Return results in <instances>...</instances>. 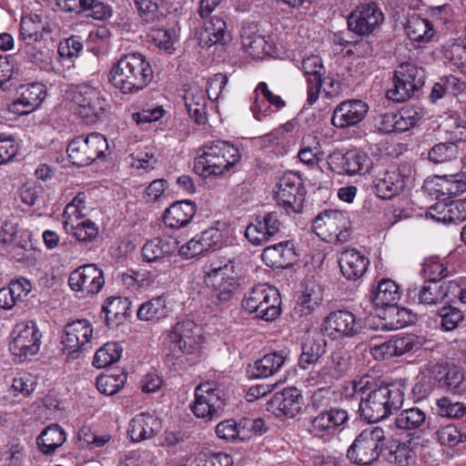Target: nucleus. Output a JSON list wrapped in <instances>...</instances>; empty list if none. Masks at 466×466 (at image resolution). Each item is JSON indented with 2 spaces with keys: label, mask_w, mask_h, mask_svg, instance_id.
Returning <instances> with one entry per match:
<instances>
[{
  "label": "nucleus",
  "mask_w": 466,
  "mask_h": 466,
  "mask_svg": "<svg viewBox=\"0 0 466 466\" xmlns=\"http://www.w3.org/2000/svg\"><path fill=\"white\" fill-rule=\"evenodd\" d=\"M379 318L383 321L384 329L395 330L412 322V316L406 308H400L398 304H391L380 309Z\"/></svg>",
  "instance_id": "obj_35"
},
{
  "label": "nucleus",
  "mask_w": 466,
  "mask_h": 466,
  "mask_svg": "<svg viewBox=\"0 0 466 466\" xmlns=\"http://www.w3.org/2000/svg\"><path fill=\"white\" fill-rule=\"evenodd\" d=\"M184 99L189 116L198 124H205L207 121L205 92L198 86H192L186 92Z\"/></svg>",
  "instance_id": "obj_38"
},
{
  "label": "nucleus",
  "mask_w": 466,
  "mask_h": 466,
  "mask_svg": "<svg viewBox=\"0 0 466 466\" xmlns=\"http://www.w3.org/2000/svg\"><path fill=\"white\" fill-rule=\"evenodd\" d=\"M383 459L395 466H410L415 462L416 453L409 442L392 441L383 449Z\"/></svg>",
  "instance_id": "obj_36"
},
{
  "label": "nucleus",
  "mask_w": 466,
  "mask_h": 466,
  "mask_svg": "<svg viewBox=\"0 0 466 466\" xmlns=\"http://www.w3.org/2000/svg\"><path fill=\"white\" fill-rule=\"evenodd\" d=\"M83 45L78 36H70L61 41L58 45V55L63 59L72 61L79 56Z\"/></svg>",
  "instance_id": "obj_64"
},
{
  "label": "nucleus",
  "mask_w": 466,
  "mask_h": 466,
  "mask_svg": "<svg viewBox=\"0 0 466 466\" xmlns=\"http://www.w3.org/2000/svg\"><path fill=\"white\" fill-rule=\"evenodd\" d=\"M241 44L245 51L254 59H262L269 55L271 46L265 36L257 33L254 26L244 27L241 31Z\"/></svg>",
  "instance_id": "obj_34"
},
{
  "label": "nucleus",
  "mask_w": 466,
  "mask_h": 466,
  "mask_svg": "<svg viewBox=\"0 0 466 466\" xmlns=\"http://www.w3.org/2000/svg\"><path fill=\"white\" fill-rule=\"evenodd\" d=\"M231 40V34L224 18L214 15L204 23L199 34V45L209 48L216 45L225 46Z\"/></svg>",
  "instance_id": "obj_26"
},
{
  "label": "nucleus",
  "mask_w": 466,
  "mask_h": 466,
  "mask_svg": "<svg viewBox=\"0 0 466 466\" xmlns=\"http://www.w3.org/2000/svg\"><path fill=\"white\" fill-rule=\"evenodd\" d=\"M452 213L451 201H438L428 208L426 216L438 222L451 223L454 222Z\"/></svg>",
  "instance_id": "obj_63"
},
{
  "label": "nucleus",
  "mask_w": 466,
  "mask_h": 466,
  "mask_svg": "<svg viewBox=\"0 0 466 466\" xmlns=\"http://www.w3.org/2000/svg\"><path fill=\"white\" fill-rule=\"evenodd\" d=\"M349 420L347 410L341 408H330L320 411L311 420L312 431L318 435L333 433L340 426Z\"/></svg>",
  "instance_id": "obj_28"
},
{
  "label": "nucleus",
  "mask_w": 466,
  "mask_h": 466,
  "mask_svg": "<svg viewBox=\"0 0 466 466\" xmlns=\"http://www.w3.org/2000/svg\"><path fill=\"white\" fill-rule=\"evenodd\" d=\"M445 139L457 145L466 141V122L457 114L447 115L440 124Z\"/></svg>",
  "instance_id": "obj_47"
},
{
  "label": "nucleus",
  "mask_w": 466,
  "mask_h": 466,
  "mask_svg": "<svg viewBox=\"0 0 466 466\" xmlns=\"http://www.w3.org/2000/svg\"><path fill=\"white\" fill-rule=\"evenodd\" d=\"M200 150L201 153L195 158L194 163V169L197 174L207 177L228 172L225 159H222V151L218 149L216 141L204 145Z\"/></svg>",
  "instance_id": "obj_21"
},
{
  "label": "nucleus",
  "mask_w": 466,
  "mask_h": 466,
  "mask_svg": "<svg viewBox=\"0 0 466 466\" xmlns=\"http://www.w3.org/2000/svg\"><path fill=\"white\" fill-rule=\"evenodd\" d=\"M423 305H437L449 298V281H425L417 294Z\"/></svg>",
  "instance_id": "obj_42"
},
{
  "label": "nucleus",
  "mask_w": 466,
  "mask_h": 466,
  "mask_svg": "<svg viewBox=\"0 0 466 466\" xmlns=\"http://www.w3.org/2000/svg\"><path fill=\"white\" fill-rule=\"evenodd\" d=\"M349 358L342 350H336L330 353L324 364L318 370L310 372L309 380L316 384H330L340 379L348 370Z\"/></svg>",
  "instance_id": "obj_20"
},
{
  "label": "nucleus",
  "mask_w": 466,
  "mask_h": 466,
  "mask_svg": "<svg viewBox=\"0 0 466 466\" xmlns=\"http://www.w3.org/2000/svg\"><path fill=\"white\" fill-rule=\"evenodd\" d=\"M370 374H365L360 378L354 379L342 388L341 395L347 400H351L357 396L356 400L359 401L361 397L365 396L367 386L370 381Z\"/></svg>",
  "instance_id": "obj_61"
},
{
  "label": "nucleus",
  "mask_w": 466,
  "mask_h": 466,
  "mask_svg": "<svg viewBox=\"0 0 466 466\" xmlns=\"http://www.w3.org/2000/svg\"><path fill=\"white\" fill-rule=\"evenodd\" d=\"M275 198L288 215L302 212L306 189L301 177L293 172L285 173L277 184Z\"/></svg>",
  "instance_id": "obj_11"
},
{
  "label": "nucleus",
  "mask_w": 466,
  "mask_h": 466,
  "mask_svg": "<svg viewBox=\"0 0 466 466\" xmlns=\"http://www.w3.org/2000/svg\"><path fill=\"white\" fill-rule=\"evenodd\" d=\"M161 430L162 421L157 416L141 412L130 420L127 433L132 441L138 442L154 438Z\"/></svg>",
  "instance_id": "obj_23"
},
{
  "label": "nucleus",
  "mask_w": 466,
  "mask_h": 466,
  "mask_svg": "<svg viewBox=\"0 0 466 466\" xmlns=\"http://www.w3.org/2000/svg\"><path fill=\"white\" fill-rule=\"evenodd\" d=\"M270 409L278 410L281 415L293 418L302 409L303 396L296 388H286L276 392L268 401Z\"/></svg>",
  "instance_id": "obj_29"
},
{
  "label": "nucleus",
  "mask_w": 466,
  "mask_h": 466,
  "mask_svg": "<svg viewBox=\"0 0 466 466\" xmlns=\"http://www.w3.org/2000/svg\"><path fill=\"white\" fill-rule=\"evenodd\" d=\"M397 116V131L403 132L415 127L420 119L419 108L414 106H406L398 112Z\"/></svg>",
  "instance_id": "obj_58"
},
{
  "label": "nucleus",
  "mask_w": 466,
  "mask_h": 466,
  "mask_svg": "<svg viewBox=\"0 0 466 466\" xmlns=\"http://www.w3.org/2000/svg\"><path fill=\"white\" fill-rule=\"evenodd\" d=\"M36 386L35 378L30 373H19L14 378L11 386L15 397H28L35 390Z\"/></svg>",
  "instance_id": "obj_57"
},
{
  "label": "nucleus",
  "mask_w": 466,
  "mask_h": 466,
  "mask_svg": "<svg viewBox=\"0 0 466 466\" xmlns=\"http://www.w3.org/2000/svg\"><path fill=\"white\" fill-rule=\"evenodd\" d=\"M45 26L37 15L24 16L20 22V38L24 45L44 40Z\"/></svg>",
  "instance_id": "obj_49"
},
{
  "label": "nucleus",
  "mask_w": 466,
  "mask_h": 466,
  "mask_svg": "<svg viewBox=\"0 0 466 466\" xmlns=\"http://www.w3.org/2000/svg\"><path fill=\"white\" fill-rule=\"evenodd\" d=\"M327 351V340L319 334L307 335L301 341V354L299 366L302 370L309 369L319 362Z\"/></svg>",
  "instance_id": "obj_31"
},
{
  "label": "nucleus",
  "mask_w": 466,
  "mask_h": 466,
  "mask_svg": "<svg viewBox=\"0 0 466 466\" xmlns=\"http://www.w3.org/2000/svg\"><path fill=\"white\" fill-rule=\"evenodd\" d=\"M26 58L42 70L50 71L52 65V51L46 46L44 40L39 43H28L22 48Z\"/></svg>",
  "instance_id": "obj_45"
},
{
  "label": "nucleus",
  "mask_w": 466,
  "mask_h": 466,
  "mask_svg": "<svg viewBox=\"0 0 466 466\" xmlns=\"http://www.w3.org/2000/svg\"><path fill=\"white\" fill-rule=\"evenodd\" d=\"M405 31L411 41L428 43L435 35L436 30L432 23L420 15H413L406 24Z\"/></svg>",
  "instance_id": "obj_41"
},
{
  "label": "nucleus",
  "mask_w": 466,
  "mask_h": 466,
  "mask_svg": "<svg viewBox=\"0 0 466 466\" xmlns=\"http://www.w3.org/2000/svg\"><path fill=\"white\" fill-rule=\"evenodd\" d=\"M444 62L453 69L466 71V41H448L441 47Z\"/></svg>",
  "instance_id": "obj_43"
},
{
  "label": "nucleus",
  "mask_w": 466,
  "mask_h": 466,
  "mask_svg": "<svg viewBox=\"0 0 466 466\" xmlns=\"http://www.w3.org/2000/svg\"><path fill=\"white\" fill-rule=\"evenodd\" d=\"M107 148L108 143L103 135L91 133L73 138L67 145L66 152L73 165L86 167L104 157Z\"/></svg>",
  "instance_id": "obj_8"
},
{
  "label": "nucleus",
  "mask_w": 466,
  "mask_h": 466,
  "mask_svg": "<svg viewBox=\"0 0 466 466\" xmlns=\"http://www.w3.org/2000/svg\"><path fill=\"white\" fill-rule=\"evenodd\" d=\"M76 114L86 124H95L105 116L108 104L102 93L88 85H81L72 98Z\"/></svg>",
  "instance_id": "obj_9"
},
{
  "label": "nucleus",
  "mask_w": 466,
  "mask_h": 466,
  "mask_svg": "<svg viewBox=\"0 0 466 466\" xmlns=\"http://www.w3.org/2000/svg\"><path fill=\"white\" fill-rule=\"evenodd\" d=\"M93 338V326L86 319H76L67 323L64 328L62 343L66 348L77 351Z\"/></svg>",
  "instance_id": "obj_25"
},
{
  "label": "nucleus",
  "mask_w": 466,
  "mask_h": 466,
  "mask_svg": "<svg viewBox=\"0 0 466 466\" xmlns=\"http://www.w3.org/2000/svg\"><path fill=\"white\" fill-rule=\"evenodd\" d=\"M176 250V243L169 239L156 238L142 248V257L147 262H155L170 256Z\"/></svg>",
  "instance_id": "obj_46"
},
{
  "label": "nucleus",
  "mask_w": 466,
  "mask_h": 466,
  "mask_svg": "<svg viewBox=\"0 0 466 466\" xmlns=\"http://www.w3.org/2000/svg\"><path fill=\"white\" fill-rule=\"evenodd\" d=\"M320 329L323 335L331 339L340 340L355 337L360 327L355 315L347 309L329 312L323 319Z\"/></svg>",
  "instance_id": "obj_17"
},
{
  "label": "nucleus",
  "mask_w": 466,
  "mask_h": 466,
  "mask_svg": "<svg viewBox=\"0 0 466 466\" xmlns=\"http://www.w3.org/2000/svg\"><path fill=\"white\" fill-rule=\"evenodd\" d=\"M18 97L9 107L10 112L26 115L35 110L44 101L46 90L40 83L21 85L17 90Z\"/></svg>",
  "instance_id": "obj_22"
},
{
  "label": "nucleus",
  "mask_w": 466,
  "mask_h": 466,
  "mask_svg": "<svg viewBox=\"0 0 466 466\" xmlns=\"http://www.w3.org/2000/svg\"><path fill=\"white\" fill-rule=\"evenodd\" d=\"M198 237L205 253L220 248L225 242L222 231L217 228H209L201 232L200 235H198Z\"/></svg>",
  "instance_id": "obj_59"
},
{
  "label": "nucleus",
  "mask_w": 466,
  "mask_h": 466,
  "mask_svg": "<svg viewBox=\"0 0 466 466\" xmlns=\"http://www.w3.org/2000/svg\"><path fill=\"white\" fill-rule=\"evenodd\" d=\"M225 406L224 393L210 382L201 383L195 389V400L189 405L196 417L206 420L220 417Z\"/></svg>",
  "instance_id": "obj_10"
},
{
  "label": "nucleus",
  "mask_w": 466,
  "mask_h": 466,
  "mask_svg": "<svg viewBox=\"0 0 466 466\" xmlns=\"http://www.w3.org/2000/svg\"><path fill=\"white\" fill-rule=\"evenodd\" d=\"M404 401V381H386L370 375L365 396L359 400V412L361 418L370 422H377L399 410Z\"/></svg>",
  "instance_id": "obj_1"
},
{
  "label": "nucleus",
  "mask_w": 466,
  "mask_h": 466,
  "mask_svg": "<svg viewBox=\"0 0 466 466\" xmlns=\"http://www.w3.org/2000/svg\"><path fill=\"white\" fill-rule=\"evenodd\" d=\"M425 70L411 62L400 64L391 77L392 86L386 91V97L402 103L416 95L425 84Z\"/></svg>",
  "instance_id": "obj_4"
},
{
  "label": "nucleus",
  "mask_w": 466,
  "mask_h": 466,
  "mask_svg": "<svg viewBox=\"0 0 466 466\" xmlns=\"http://www.w3.org/2000/svg\"><path fill=\"white\" fill-rule=\"evenodd\" d=\"M410 167L404 164L380 172L372 182L375 195L381 199H390L400 195L410 181Z\"/></svg>",
  "instance_id": "obj_14"
},
{
  "label": "nucleus",
  "mask_w": 466,
  "mask_h": 466,
  "mask_svg": "<svg viewBox=\"0 0 466 466\" xmlns=\"http://www.w3.org/2000/svg\"><path fill=\"white\" fill-rule=\"evenodd\" d=\"M369 258L356 248L344 249L339 258L342 275L350 280L361 278L368 269Z\"/></svg>",
  "instance_id": "obj_30"
},
{
  "label": "nucleus",
  "mask_w": 466,
  "mask_h": 466,
  "mask_svg": "<svg viewBox=\"0 0 466 466\" xmlns=\"http://www.w3.org/2000/svg\"><path fill=\"white\" fill-rule=\"evenodd\" d=\"M439 315L441 319V327L447 331L455 329L464 318L462 311L452 306L442 307Z\"/></svg>",
  "instance_id": "obj_62"
},
{
  "label": "nucleus",
  "mask_w": 466,
  "mask_h": 466,
  "mask_svg": "<svg viewBox=\"0 0 466 466\" xmlns=\"http://www.w3.org/2000/svg\"><path fill=\"white\" fill-rule=\"evenodd\" d=\"M319 301L320 295L318 286L313 282L307 283L294 307V313L299 317L309 316L315 310Z\"/></svg>",
  "instance_id": "obj_48"
},
{
  "label": "nucleus",
  "mask_w": 466,
  "mask_h": 466,
  "mask_svg": "<svg viewBox=\"0 0 466 466\" xmlns=\"http://www.w3.org/2000/svg\"><path fill=\"white\" fill-rule=\"evenodd\" d=\"M105 284L103 271L95 264H86L75 269L68 278V285L83 296L97 294Z\"/></svg>",
  "instance_id": "obj_18"
},
{
  "label": "nucleus",
  "mask_w": 466,
  "mask_h": 466,
  "mask_svg": "<svg viewBox=\"0 0 466 466\" xmlns=\"http://www.w3.org/2000/svg\"><path fill=\"white\" fill-rule=\"evenodd\" d=\"M66 440L65 430L58 424L47 426L36 439L39 450L46 455H52Z\"/></svg>",
  "instance_id": "obj_37"
},
{
  "label": "nucleus",
  "mask_w": 466,
  "mask_h": 466,
  "mask_svg": "<svg viewBox=\"0 0 466 466\" xmlns=\"http://www.w3.org/2000/svg\"><path fill=\"white\" fill-rule=\"evenodd\" d=\"M41 338L35 321L18 323L11 333L10 351L21 360H25L39 351Z\"/></svg>",
  "instance_id": "obj_13"
},
{
  "label": "nucleus",
  "mask_w": 466,
  "mask_h": 466,
  "mask_svg": "<svg viewBox=\"0 0 466 466\" xmlns=\"http://www.w3.org/2000/svg\"><path fill=\"white\" fill-rule=\"evenodd\" d=\"M242 420L237 422L233 419L220 421L216 426L217 436L227 441H246L245 431H243Z\"/></svg>",
  "instance_id": "obj_51"
},
{
  "label": "nucleus",
  "mask_w": 466,
  "mask_h": 466,
  "mask_svg": "<svg viewBox=\"0 0 466 466\" xmlns=\"http://www.w3.org/2000/svg\"><path fill=\"white\" fill-rule=\"evenodd\" d=\"M441 386L454 393H462L465 390V385L464 375L461 370L457 366L451 365L447 371V376L444 377Z\"/></svg>",
  "instance_id": "obj_60"
},
{
  "label": "nucleus",
  "mask_w": 466,
  "mask_h": 466,
  "mask_svg": "<svg viewBox=\"0 0 466 466\" xmlns=\"http://www.w3.org/2000/svg\"><path fill=\"white\" fill-rule=\"evenodd\" d=\"M127 376L124 373L101 375L96 379L97 390L105 395H114L125 385Z\"/></svg>",
  "instance_id": "obj_55"
},
{
  "label": "nucleus",
  "mask_w": 466,
  "mask_h": 466,
  "mask_svg": "<svg viewBox=\"0 0 466 466\" xmlns=\"http://www.w3.org/2000/svg\"><path fill=\"white\" fill-rule=\"evenodd\" d=\"M131 302L127 298L111 297L103 305L106 324L115 327L123 322L129 314Z\"/></svg>",
  "instance_id": "obj_40"
},
{
  "label": "nucleus",
  "mask_w": 466,
  "mask_h": 466,
  "mask_svg": "<svg viewBox=\"0 0 466 466\" xmlns=\"http://www.w3.org/2000/svg\"><path fill=\"white\" fill-rule=\"evenodd\" d=\"M167 305V298L158 296L142 303L137 310V316L140 320L158 321L169 314Z\"/></svg>",
  "instance_id": "obj_44"
},
{
  "label": "nucleus",
  "mask_w": 466,
  "mask_h": 466,
  "mask_svg": "<svg viewBox=\"0 0 466 466\" xmlns=\"http://www.w3.org/2000/svg\"><path fill=\"white\" fill-rule=\"evenodd\" d=\"M384 22V14L374 2L360 4L347 19L348 28L358 35L373 34Z\"/></svg>",
  "instance_id": "obj_15"
},
{
  "label": "nucleus",
  "mask_w": 466,
  "mask_h": 466,
  "mask_svg": "<svg viewBox=\"0 0 466 466\" xmlns=\"http://www.w3.org/2000/svg\"><path fill=\"white\" fill-rule=\"evenodd\" d=\"M287 356L283 351H274L258 360L252 368L251 377L268 378L279 371L286 361Z\"/></svg>",
  "instance_id": "obj_39"
},
{
  "label": "nucleus",
  "mask_w": 466,
  "mask_h": 466,
  "mask_svg": "<svg viewBox=\"0 0 466 466\" xmlns=\"http://www.w3.org/2000/svg\"><path fill=\"white\" fill-rule=\"evenodd\" d=\"M312 231L326 242H347L351 234V221L346 212L327 209L313 220Z\"/></svg>",
  "instance_id": "obj_7"
},
{
  "label": "nucleus",
  "mask_w": 466,
  "mask_h": 466,
  "mask_svg": "<svg viewBox=\"0 0 466 466\" xmlns=\"http://www.w3.org/2000/svg\"><path fill=\"white\" fill-rule=\"evenodd\" d=\"M153 79V69L140 53H128L115 63L109 72V82L123 95H135L145 89Z\"/></svg>",
  "instance_id": "obj_2"
},
{
  "label": "nucleus",
  "mask_w": 466,
  "mask_h": 466,
  "mask_svg": "<svg viewBox=\"0 0 466 466\" xmlns=\"http://www.w3.org/2000/svg\"><path fill=\"white\" fill-rule=\"evenodd\" d=\"M385 431L381 427L370 426L362 430L347 451L348 459L358 465H370L382 455Z\"/></svg>",
  "instance_id": "obj_6"
},
{
  "label": "nucleus",
  "mask_w": 466,
  "mask_h": 466,
  "mask_svg": "<svg viewBox=\"0 0 466 466\" xmlns=\"http://www.w3.org/2000/svg\"><path fill=\"white\" fill-rule=\"evenodd\" d=\"M281 299L279 290L267 284H258L248 289L241 301L242 309L266 321L280 314Z\"/></svg>",
  "instance_id": "obj_5"
},
{
  "label": "nucleus",
  "mask_w": 466,
  "mask_h": 466,
  "mask_svg": "<svg viewBox=\"0 0 466 466\" xmlns=\"http://www.w3.org/2000/svg\"><path fill=\"white\" fill-rule=\"evenodd\" d=\"M438 414L450 419H460L466 413V405L461 401H453L449 397H442L436 402Z\"/></svg>",
  "instance_id": "obj_56"
},
{
  "label": "nucleus",
  "mask_w": 466,
  "mask_h": 466,
  "mask_svg": "<svg viewBox=\"0 0 466 466\" xmlns=\"http://www.w3.org/2000/svg\"><path fill=\"white\" fill-rule=\"evenodd\" d=\"M327 163L332 172L348 176L366 175L373 166L370 156L357 148L346 152L336 150L329 156Z\"/></svg>",
  "instance_id": "obj_12"
},
{
  "label": "nucleus",
  "mask_w": 466,
  "mask_h": 466,
  "mask_svg": "<svg viewBox=\"0 0 466 466\" xmlns=\"http://www.w3.org/2000/svg\"><path fill=\"white\" fill-rule=\"evenodd\" d=\"M426 420L425 413L419 408L402 410L395 419V425L401 430H415L420 427Z\"/></svg>",
  "instance_id": "obj_53"
},
{
  "label": "nucleus",
  "mask_w": 466,
  "mask_h": 466,
  "mask_svg": "<svg viewBox=\"0 0 466 466\" xmlns=\"http://www.w3.org/2000/svg\"><path fill=\"white\" fill-rule=\"evenodd\" d=\"M204 272V282L210 289L211 303L219 307L230 301L239 286L238 279L234 276L235 261L223 258L206 267Z\"/></svg>",
  "instance_id": "obj_3"
},
{
  "label": "nucleus",
  "mask_w": 466,
  "mask_h": 466,
  "mask_svg": "<svg viewBox=\"0 0 466 466\" xmlns=\"http://www.w3.org/2000/svg\"><path fill=\"white\" fill-rule=\"evenodd\" d=\"M175 354H193L203 342L202 329L192 320L176 323L168 335Z\"/></svg>",
  "instance_id": "obj_16"
},
{
  "label": "nucleus",
  "mask_w": 466,
  "mask_h": 466,
  "mask_svg": "<svg viewBox=\"0 0 466 466\" xmlns=\"http://www.w3.org/2000/svg\"><path fill=\"white\" fill-rule=\"evenodd\" d=\"M301 68L304 75L307 76V101L308 104L311 106L319 99L321 86L323 83L326 82L322 80L325 68L319 56H310L304 58L301 63Z\"/></svg>",
  "instance_id": "obj_24"
},
{
  "label": "nucleus",
  "mask_w": 466,
  "mask_h": 466,
  "mask_svg": "<svg viewBox=\"0 0 466 466\" xmlns=\"http://www.w3.org/2000/svg\"><path fill=\"white\" fill-rule=\"evenodd\" d=\"M458 154V146L446 141L433 146L429 151L428 157L434 164H442L455 159Z\"/></svg>",
  "instance_id": "obj_54"
},
{
  "label": "nucleus",
  "mask_w": 466,
  "mask_h": 466,
  "mask_svg": "<svg viewBox=\"0 0 466 466\" xmlns=\"http://www.w3.org/2000/svg\"><path fill=\"white\" fill-rule=\"evenodd\" d=\"M196 210L195 203L190 200L177 201L166 209L164 223L170 228H181L192 220Z\"/></svg>",
  "instance_id": "obj_32"
},
{
  "label": "nucleus",
  "mask_w": 466,
  "mask_h": 466,
  "mask_svg": "<svg viewBox=\"0 0 466 466\" xmlns=\"http://www.w3.org/2000/svg\"><path fill=\"white\" fill-rule=\"evenodd\" d=\"M122 348L117 342H107L96 350L93 365L98 369L106 368L119 360Z\"/></svg>",
  "instance_id": "obj_52"
},
{
  "label": "nucleus",
  "mask_w": 466,
  "mask_h": 466,
  "mask_svg": "<svg viewBox=\"0 0 466 466\" xmlns=\"http://www.w3.org/2000/svg\"><path fill=\"white\" fill-rule=\"evenodd\" d=\"M368 111V104L360 99L344 100L335 106L331 124L339 129L355 127L366 117Z\"/></svg>",
  "instance_id": "obj_19"
},
{
  "label": "nucleus",
  "mask_w": 466,
  "mask_h": 466,
  "mask_svg": "<svg viewBox=\"0 0 466 466\" xmlns=\"http://www.w3.org/2000/svg\"><path fill=\"white\" fill-rule=\"evenodd\" d=\"M261 259L268 267L274 268L292 266L296 260L293 242L286 240L266 247L261 253Z\"/></svg>",
  "instance_id": "obj_27"
},
{
  "label": "nucleus",
  "mask_w": 466,
  "mask_h": 466,
  "mask_svg": "<svg viewBox=\"0 0 466 466\" xmlns=\"http://www.w3.org/2000/svg\"><path fill=\"white\" fill-rule=\"evenodd\" d=\"M65 231L72 235L78 242L88 243L98 235V227L90 219H83L79 222L66 224Z\"/></svg>",
  "instance_id": "obj_50"
},
{
  "label": "nucleus",
  "mask_w": 466,
  "mask_h": 466,
  "mask_svg": "<svg viewBox=\"0 0 466 466\" xmlns=\"http://www.w3.org/2000/svg\"><path fill=\"white\" fill-rule=\"evenodd\" d=\"M369 299L377 309L398 304L400 299V288L395 281L383 279L370 290Z\"/></svg>",
  "instance_id": "obj_33"
}]
</instances>
